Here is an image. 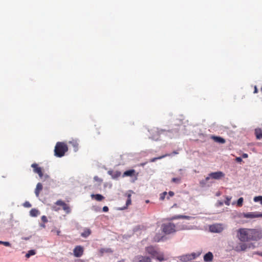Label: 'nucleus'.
I'll use <instances>...</instances> for the list:
<instances>
[{
    "label": "nucleus",
    "mask_w": 262,
    "mask_h": 262,
    "mask_svg": "<svg viewBox=\"0 0 262 262\" xmlns=\"http://www.w3.org/2000/svg\"><path fill=\"white\" fill-rule=\"evenodd\" d=\"M236 237L242 242L257 241L262 237V231L257 229L241 228L236 230Z\"/></svg>",
    "instance_id": "nucleus-1"
},
{
    "label": "nucleus",
    "mask_w": 262,
    "mask_h": 262,
    "mask_svg": "<svg viewBox=\"0 0 262 262\" xmlns=\"http://www.w3.org/2000/svg\"><path fill=\"white\" fill-rule=\"evenodd\" d=\"M145 251L151 255L152 258H155L159 261H163L165 260L163 253L159 252L157 248L154 246H150L145 248Z\"/></svg>",
    "instance_id": "nucleus-2"
},
{
    "label": "nucleus",
    "mask_w": 262,
    "mask_h": 262,
    "mask_svg": "<svg viewBox=\"0 0 262 262\" xmlns=\"http://www.w3.org/2000/svg\"><path fill=\"white\" fill-rule=\"evenodd\" d=\"M68 150V147L66 143L58 142L56 143L55 147V156L57 157H62L64 155Z\"/></svg>",
    "instance_id": "nucleus-3"
},
{
    "label": "nucleus",
    "mask_w": 262,
    "mask_h": 262,
    "mask_svg": "<svg viewBox=\"0 0 262 262\" xmlns=\"http://www.w3.org/2000/svg\"><path fill=\"white\" fill-rule=\"evenodd\" d=\"M255 246L252 243H245V242L239 243L236 246L233 247V249L236 252L245 251L247 249L254 248Z\"/></svg>",
    "instance_id": "nucleus-4"
},
{
    "label": "nucleus",
    "mask_w": 262,
    "mask_h": 262,
    "mask_svg": "<svg viewBox=\"0 0 262 262\" xmlns=\"http://www.w3.org/2000/svg\"><path fill=\"white\" fill-rule=\"evenodd\" d=\"M176 226L174 224L169 223L167 224H163L162 225V231L166 234H169L176 231Z\"/></svg>",
    "instance_id": "nucleus-5"
},
{
    "label": "nucleus",
    "mask_w": 262,
    "mask_h": 262,
    "mask_svg": "<svg viewBox=\"0 0 262 262\" xmlns=\"http://www.w3.org/2000/svg\"><path fill=\"white\" fill-rule=\"evenodd\" d=\"M163 131V130H160L157 127H153L152 128H151L150 130H149V132L150 135V138L153 140H158L161 133Z\"/></svg>",
    "instance_id": "nucleus-6"
},
{
    "label": "nucleus",
    "mask_w": 262,
    "mask_h": 262,
    "mask_svg": "<svg viewBox=\"0 0 262 262\" xmlns=\"http://www.w3.org/2000/svg\"><path fill=\"white\" fill-rule=\"evenodd\" d=\"M224 230L222 224H214L209 226V230L213 233H221Z\"/></svg>",
    "instance_id": "nucleus-7"
},
{
    "label": "nucleus",
    "mask_w": 262,
    "mask_h": 262,
    "mask_svg": "<svg viewBox=\"0 0 262 262\" xmlns=\"http://www.w3.org/2000/svg\"><path fill=\"white\" fill-rule=\"evenodd\" d=\"M84 248L81 246H76L73 249V255L76 257H80L83 254Z\"/></svg>",
    "instance_id": "nucleus-8"
},
{
    "label": "nucleus",
    "mask_w": 262,
    "mask_h": 262,
    "mask_svg": "<svg viewBox=\"0 0 262 262\" xmlns=\"http://www.w3.org/2000/svg\"><path fill=\"white\" fill-rule=\"evenodd\" d=\"M242 216L245 218H256V217H262V213L258 212H250L248 213H243Z\"/></svg>",
    "instance_id": "nucleus-9"
},
{
    "label": "nucleus",
    "mask_w": 262,
    "mask_h": 262,
    "mask_svg": "<svg viewBox=\"0 0 262 262\" xmlns=\"http://www.w3.org/2000/svg\"><path fill=\"white\" fill-rule=\"evenodd\" d=\"M55 205L61 206L63 210L67 213H69L71 212V209L69 206L65 202L61 200H58L55 203Z\"/></svg>",
    "instance_id": "nucleus-10"
},
{
    "label": "nucleus",
    "mask_w": 262,
    "mask_h": 262,
    "mask_svg": "<svg viewBox=\"0 0 262 262\" xmlns=\"http://www.w3.org/2000/svg\"><path fill=\"white\" fill-rule=\"evenodd\" d=\"M31 167L33 169V172L34 173H37L40 178H42L43 177V172L42 168L39 167L38 165L36 163H33L31 165Z\"/></svg>",
    "instance_id": "nucleus-11"
},
{
    "label": "nucleus",
    "mask_w": 262,
    "mask_h": 262,
    "mask_svg": "<svg viewBox=\"0 0 262 262\" xmlns=\"http://www.w3.org/2000/svg\"><path fill=\"white\" fill-rule=\"evenodd\" d=\"M197 255L195 253L190 254H186L181 256L180 259L183 261H187L192 259H194L196 257Z\"/></svg>",
    "instance_id": "nucleus-12"
},
{
    "label": "nucleus",
    "mask_w": 262,
    "mask_h": 262,
    "mask_svg": "<svg viewBox=\"0 0 262 262\" xmlns=\"http://www.w3.org/2000/svg\"><path fill=\"white\" fill-rule=\"evenodd\" d=\"M209 176L212 179L220 180L225 176V174L222 171H216L210 173Z\"/></svg>",
    "instance_id": "nucleus-13"
},
{
    "label": "nucleus",
    "mask_w": 262,
    "mask_h": 262,
    "mask_svg": "<svg viewBox=\"0 0 262 262\" xmlns=\"http://www.w3.org/2000/svg\"><path fill=\"white\" fill-rule=\"evenodd\" d=\"M136 259L138 261V262H152L150 257L142 255L137 256L136 257Z\"/></svg>",
    "instance_id": "nucleus-14"
},
{
    "label": "nucleus",
    "mask_w": 262,
    "mask_h": 262,
    "mask_svg": "<svg viewBox=\"0 0 262 262\" xmlns=\"http://www.w3.org/2000/svg\"><path fill=\"white\" fill-rule=\"evenodd\" d=\"M69 143L72 146L75 151H78L79 144L77 139H72L69 141Z\"/></svg>",
    "instance_id": "nucleus-15"
},
{
    "label": "nucleus",
    "mask_w": 262,
    "mask_h": 262,
    "mask_svg": "<svg viewBox=\"0 0 262 262\" xmlns=\"http://www.w3.org/2000/svg\"><path fill=\"white\" fill-rule=\"evenodd\" d=\"M134 176H136V171L134 169H130L128 170H126L123 173V174L122 175L123 177H132Z\"/></svg>",
    "instance_id": "nucleus-16"
},
{
    "label": "nucleus",
    "mask_w": 262,
    "mask_h": 262,
    "mask_svg": "<svg viewBox=\"0 0 262 262\" xmlns=\"http://www.w3.org/2000/svg\"><path fill=\"white\" fill-rule=\"evenodd\" d=\"M213 254L211 252H209L206 253L204 256V260L206 262L211 261L213 259Z\"/></svg>",
    "instance_id": "nucleus-17"
},
{
    "label": "nucleus",
    "mask_w": 262,
    "mask_h": 262,
    "mask_svg": "<svg viewBox=\"0 0 262 262\" xmlns=\"http://www.w3.org/2000/svg\"><path fill=\"white\" fill-rule=\"evenodd\" d=\"M42 185L40 183H38L36 185V187L35 190V193L37 197L39 196L40 191L42 190Z\"/></svg>",
    "instance_id": "nucleus-18"
},
{
    "label": "nucleus",
    "mask_w": 262,
    "mask_h": 262,
    "mask_svg": "<svg viewBox=\"0 0 262 262\" xmlns=\"http://www.w3.org/2000/svg\"><path fill=\"white\" fill-rule=\"evenodd\" d=\"M108 173L112 176V177L113 178V179H116L117 178H118L119 177H120L121 176V172L120 171H112V170H109L108 171Z\"/></svg>",
    "instance_id": "nucleus-19"
},
{
    "label": "nucleus",
    "mask_w": 262,
    "mask_h": 262,
    "mask_svg": "<svg viewBox=\"0 0 262 262\" xmlns=\"http://www.w3.org/2000/svg\"><path fill=\"white\" fill-rule=\"evenodd\" d=\"M92 232L91 229L89 228H85L83 230V232L81 233V236L83 237H87L89 236L91 234Z\"/></svg>",
    "instance_id": "nucleus-20"
},
{
    "label": "nucleus",
    "mask_w": 262,
    "mask_h": 262,
    "mask_svg": "<svg viewBox=\"0 0 262 262\" xmlns=\"http://www.w3.org/2000/svg\"><path fill=\"white\" fill-rule=\"evenodd\" d=\"M40 214L38 209L33 208L30 211V215L32 217H36Z\"/></svg>",
    "instance_id": "nucleus-21"
},
{
    "label": "nucleus",
    "mask_w": 262,
    "mask_h": 262,
    "mask_svg": "<svg viewBox=\"0 0 262 262\" xmlns=\"http://www.w3.org/2000/svg\"><path fill=\"white\" fill-rule=\"evenodd\" d=\"M190 216H187V215H175L172 216L170 220H177L179 219H187L189 220L190 219Z\"/></svg>",
    "instance_id": "nucleus-22"
},
{
    "label": "nucleus",
    "mask_w": 262,
    "mask_h": 262,
    "mask_svg": "<svg viewBox=\"0 0 262 262\" xmlns=\"http://www.w3.org/2000/svg\"><path fill=\"white\" fill-rule=\"evenodd\" d=\"M255 134L258 139H262V130L260 128H256L255 129Z\"/></svg>",
    "instance_id": "nucleus-23"
},
{
    "label": "nucleus",
    "mask_w": 262,
    "mask_h": 262,
    "mask_svg": "<svg viewBox=\"0 0 262 262\" xmlns=\"http://www.w3.org/2000/svg\"><path fill=\"white\" fill-rule=\"evenodd\" d=\"M92 198H94L96 200L98 201H101L104 198L103 196L100 194H92Z\"/></svg>",
    "instance_id": "nucleus-24"
},
{
    "label": "nucleus",
    "mask_w": 262,
    "mask_h": 262,
    "mask_svg": "<svg viewBox=\"0 0 262 262\" xmlns=\"http://www.w3.org/2000/svg\"><path fill=\"white\" fill-rule=\"evenodd\" d=\"M213 139L215 142H219L220 143L224 144L226 142L225 140L220 137H213Z\"/></svg>",
    "instance_id": "nucleus-25"
},
{
    "label": "nucleus",
    "mask_w": 262,
    "mask_h": 262,
    "mask_svg": "<svg viewBox=\"0 0 262 262\" xmlns=\"http://www.w3.org/2000/svg\"><path fill=\"white\" fill-rule=\"evenodd\" d=\"M170 156L169 154H166V155H163V156H160L159 157H156V158H152L150 160V162H154L155 161H156L157 160H159V159H161L163 158H165L167 156Z\"/></svg>",
    "instance_id": "nucleus-26"
},
{
    "label": "nucleus",
    "mask_w": 262,
    "mask_h": 262,
    "mask_svg": "<svg viewBox=\"0 0 262 262\" xmlns=\"http://www.w3.org/2000/svg\"><path fill=\"white\" fill-rule=\"evenodd\" d=\"M36 253L35 251L34 250H29L28 253L26 254V257L27 258L30 257L32 255H35Z\"/></svg>",
    "instance_id": "nucleus-27"
},
{
    "label": "nucleus",
    "mask_w": 262,
    "mask_h": 262,
    "mask_svg": "<svg viewBox=\"0 0 262 262\" xmlns=\"http://www.w3.org/2000/svg\"><path fill=\"white\" fill-rule=\"evenodd\" d=\"M253 201L255 202H259L260 204L262 205V196H255L253 199Z\"/></svg>",
    "instance_id": "nucleus-28"
},
{
    "label": "nucleus",
    "mask_w": 262,
    "mask_h": 262,
    "mask_svg": "<svg viewBox=\"0 0 262 262\" xmlns=\"http://www.w3.org/2000/svg\"><path fill=\"white\" fill-rule=\"evenodd\" d=\"M111 249H104V248H101L99 250V252L100 253H101V255H102L105 252H111Z\"/></svg>",
    "instance_id": "nucleus-29"
},
{
    "label": "nucleus",
    "mask_w": 262,
    "mask_h": 262,
    "mask_svg": "<svg viewBox=\"0 0 262 262\" xmlns=\"http://www.w3.org/2000/svg\"><path fill=\"white\" fill-rule=\"evenodd\" d=\"M132 200H131V194H127V200L126 202V205L127 206L131 204Z\"/></svg>",
    "instance_id": "nucleus-30"
},
{
    "label": "nucleus",
    "mask_w": 262,
    "mask_h": 262,
    "mask_svg": "<svg viewBox=\"0 0 262 262\" xmlns=\"http://www.w3.org/2000/svg\"><path fill=\"white\" fill-rule=\"evenodd\" d=\"M231 200V197L230 196H226V200L225 201V204L229 206L230 204V201Z\"/></svg>",
    "instance_id": "nucleus-31"
},
{
    "label": "nucleus",
    "mask_w": 262,
    "mask_h": 262,
    "mask_svg": "<svg viewBox=\"0 0 262 262\" xmlns=\"http://www.w3.org/2000/svg\"><path fill=\"white\" fill-rule=\"evenodd\" d=\"M244 199L243 198H240L238 199L237 201V205L239 207H241L243 205Z\"/></svg>",
    "instance_id": "nucleus-32"
},
{
    "label": "nucleus",
    "mask_w": 262,
    "mask_h": 262,
    "mask_svg": "<svg viewBox=\"0 0 262 262\" xmlns=\"http://www.w3.org/2000/svg\"><path fill=\"white\" fill-rule=\"evenodd\" d=\"M171 181L176 183H180L181 182L180 178H173L172 179Z\"/></svg>",
    "instance_id": "nucleus-33"
},
{
    "label": "nucleus",
    "mask_w": 262,
    "mask_h": 262,
    "mask_svg": "<svg viewBox=\"0 0 262 262\" xmlns=\"http://www.w3.org/2000/svg\"><path fill=\"white\" fill-rule=\"evenodd\" d=\"M23 206L25 207L30 208L31 207V204L29 202L26 201L24 203Z\"/></svg>",
    "instance_id": "nucleus-34"
},
{
    "label": "nucleus",
    "mask_w": 262,
    "mask_h": 262,
    "mask_svg": "<svg viewBox=\"0 0 262 262\" xmlns=\"http://www.w3.org/2000/svg\"><path fill=\"white\" fill-rule=\"evenodd\" d=\"M167 195V192H163L161 194V195H160V199L161 200H163L165 198V196Z\"/></svg>",
    "instance_id": "nucleus-35"
},
{
    "label": "nucleus",
    "mask_w": 262,
    "mask_h": 262,
    "mask_svg": "<svg viewBox=\"0 0 262 262\" xmlns=\"http://www.w3.org/2000/svg\"><path fill=\"white\" fill-rule=\"evenodd\" d=\"M41 220L42 222H43L44 223L48 222L47 217L45 215L42 216Z\"/></svg>",
    "instance_id": "nucleus-36"
},
{
    "label": "nucleus",
    "mask_w": 262,
    "mask_h": 262,
    "mask_svg": "<svg viewBox=\"0 0 262 262\" xmlns=\"http://www.w3.org/2000/svg\"><path fill=\"white\" fill-rule=\"evenodd\" d=\"M161 239V238L158 235H156L154 237V241L155 242H159L160 241Z\"/></svg>",
    "instance_id": "nucleus-37"
},
{
    "label": "nucleus",
    "mask_w": 262,
    "mask_h": 262,
    "mask_svg": "<svg viewBox=\"0 0 262 262\" xmlns=\"http://www.w3.org/2000/svg\"><path fill=\"white\" fill-rule=\"evenodd\" d=\"M3 245L6 247H11V244L8 242H3Z\"/></svg>",
    "instance_id": "nucleus-38"
},
{
    "label": "nucleus",
    "mask_w": 262,
    "mask_h": 262,
    "mask_svg": "<svg viewBox=\"0 0 262 262\" xmlns=\"http://www.w3.org/2000/svg\"><path fill=\"white\" fill-rule=\"evenodd\" d=\"M52 209L54 211H58L60 209V208L56 207V206H53L52 207Z\"/></svg>",
    "instance_id": "nucleus-39"
},
{
    "label": "nucleus",
    "mask_w": 262,
    "mask_h": 262,
    "mask_svg": "<svg viewBox=\"0 0 262 262\" xmlns=\"http://www.w3.org/2000/svg\"><path fill=\"white\" fill-rule=\"evenodd\" d=\"M94 179L96 181L102 182V180L101 179H100L98 176H95L94 178Z\"/></svg>",
    "instance_id": "nucleus-40"
},
{
    "label": "nucleus",
    "mask_w": 262,
    "mask_h": 262,
    "mask_svg": "<svg viewBox=\"0 0 262 262\" xmlns=\"http://www.w3.org/2000/svg\"><path fill=\"white\" fill-rule=\"evenodd\" d=\"M102 209L104 212H107L108 211V208L107 206H104Z\"/></svg>",
    "instance_id": "nucleus-41"
},
{
    "label": "nucleus",
    "mask_w": 262,
    "mask_h": 262,
    "mask_svg": "<svg viewBox=\"0 0 262 262\" xmlns=\"http://www.w3.org/2000/svg\"><path fill=\"white\" fill-rule=\"evenodd\" d=\"M52 231L55 232L57 235H60V234L61 232L60 230H55V231L52 230Z\"/></svg>",
    "instance_id": "nucleus-42"
},
{
    "label": "nucleus",
    "mask_w": 262,
    "mask_h": 262,
    "mask_svg": "<svg viewBox=\"0 0 262 262\" xmlns=\"http://www.w3.org/2000/svg\"><path fill=\"white\" fill-rule=\"evenodd\" d=\"M236 161L237 162H241L242 161V159L241 157H237L236 158Z\"/></svg>",
    "instance_id": "nucleus-43"
},
{
    "label": "nucleus",
    "mask_w": 262,
    "mask_h": 262,
    "mask_svg": "<svg viewBox=\"0 0 262 262\" xmlns=\"http://www.w3.org/2000/svg\"><path fill=\"white\" fill-rule=\"evenodd\" d=\"M223 204H224L223 202H222L221 201H219L217 203V206H221L223 205Z\"/></svg>",
    "instance_id": "nucleus-44"
},
{
    "label": "nucleus",
    "mask_w": 262,
    "mask_h": 262,
    "mask_svg": "<svg viewBox=\"0 0 262 262\" xmlns=\"http://www.w3.org/2000/svg\"><path fill=\"white\" fill-rule=\"evenodd\" d=\"M168 194L169 196H173L174 195V192L173 191H170L168 192Z\"/></svg>",
    "instance_id": "nucleus-45"
},
{
    "label": "nucleus",
    "mask_w": 262,
    "mask_h": 262,
    "mask_svg": "<svg viewBox=\"0 0 262 262\" xmlns=\"http://www.w3.org/2000/svg\"><path fill=\"white\" fill-rule=\"evenodd\" d=\"M253 254H256V255H260V256H262V252H254Z\"/></svg>",
    "instance_id": "nucleus-46"
},
{
    "label": "nucleus",
    "mask_w": 262,
    "mask_h": 262,
    "mask_svg": "<svg viewBox=\"0 0 262 262\" xmlns=\"http://www.w3.org/2000/svg\"><path fill=\"white\" fill-rule=\"evenodd\" d=\"M242 157L243 158H247L248 157V154H243L242 155Z\"/></svg>",
    "instance_id": "nucleus-47"
},
{
    "label": "nucleus",
    "mask_w": 262,
    "mask_h": 262,
    "mask_svg": "<svg viewBox=\"0 0 262 262\" xmlns=\"http://www.w3.org/2000/svg\"><path fill=\"white\" fill-rule=\"evenodd\" d=\"M210 179H211V177L209 176V174L208 175V177H207L206 178H205V181H208Z\"/></svg>",
    "instance_id": "nucleus-48"
},
{
    "label": "nucleus",
    "mask_w": 262,
    "mask_h": 262,
    "mask_svg": "<svg viewBox=\"0 0 262 262\" xmlns=\"http://www.w3.org/2000/svg\"><path fill=\"white\" fill-rule=\"evenodd\" d=\"M257 92H258L256 86H255V87H254V93H257Z\"/></svg>",
    "instance_id": "nucleus-49"
},
{
    "label": "nucleus",
    "mask_w": 262,
    "mask_h": 262,
    "mask_svg": "<svg viewBox=\"0 0 262 262\" xmlns=\"http://www.w3.org/2000/svg\"><path fill=\"white\" fill-rule=\"evenodd\" d=\"M74 262H83V260H82L81 259H79L77 261H75Z\"/></svg>",
    "instance_id": "nucleus-50"
},
{
    "label": "nucleus",
    "mask_w": 262,
    "mask_h": 262,
    "mask_svg": "<svg viewBox=\"0 0 262 262\" xmlns=\"http://www.w3.org/2000/svg\"><path fill=\"white\" fill-rule=\"evenodd\" d=\"M173 154H178V152H177V151H173Z\"/></svg>",
    "instance_id": "nucleus-51"
},
{
    "label": "nucleus",
    "mask_w": 262,
    "mask_h": 262,
    "mask_svg": "<svg viewBox=\"0 0 262 262\" xmlns=\"http://www.w3.org/2000/svg\"><path fill=\"white\" fill-rule=\"evenodd\" d=\"M145 164H146V163H142V164H141V165H142V166H144V165H145Z\"/></svg>",
    "instance_id": "nucleus-52"
},
{
    "label": "nucleus",
    "mask_w": 262,
    "mask_h": 262,
    "mask_svg": "<svg viewBox=\"0 0 262 262\" xmlns=\"http://www.w3.org/2000/svg\"><path fill=\"white\" fill-rule=\"evenodd\" d=\"M177 207V204H174L173 205L172 207Z\"/></svg>",
    "instance_id": "nucleus-53"
},
{
    "label": "nucleus",
    "mask_w": 262,
    "mask_h": 262,
    "mask_svg": "<svg viewBox=\"0 0 262 262\" xmlns=\"http://www.w3.org/2000/svg\"><path fill=\"white\" fill-rule=\"evenodd\" d=\"M3 241H0V244L3 245Z\"/></svg>",
    "instance_id": "nucleus-54"
}]
</instances>
